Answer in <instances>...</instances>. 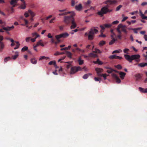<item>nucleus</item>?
<instances>
[{
  "mask_svg": "<svg viewBox=\"0 0 147 147\" xmlns=\"http://www.w3.org/2000/svg\"><path fill=\"white\" fill-rule=\"evenodd\" d=\"M15 42L17 44L16 47L14 48V49L16 50L19 48V46L20 45V44L19 43V42L18 41H15Z\"/></svg>",
  "mask_w": 147,
  "mask_h": 147,
  "instance_id": "nucleus-33",
  "label": "nucleus"
},
{
  "mask_svg": "<svg viewBox=\"0 0 147 147\" xmlns=\"http://www.w3.org/2000/svg\"><path fill=\"white\" fill-rule=\"evenodd\" d=\"M140 15V16L143 19L147 20V16H145L143 14L141 10L139 11Z\"/></svg>",
  "mask_w": 147,
  "mask_h": 147,
  "instance_id": "nucleus-14",
  "label": "nucleus"
},
{
  "mask_svg": "<svg viewBox=\"0 0 147 147\" xmlns=\"http://www.w3.org/2000/svg\"><path fill=\"white\" fill-rule=\"evenodd\" d=\"M95 80L96 81H99V83L100 82L101 78H97L95 77L94 78Z\"/></svg>",
  "mask_w": 147,
  "mask_h": 147,
  "instance_id": "nucleus-53",
  "label": "nucleus"
},
{
  "mask_svg": "<svg viewBox=\"0 0 147 147\" xmlns=\"http://www.w3.org/2000/svg\"><path fill=\"white\" fill-rule=\"evenodd\" d=\"M95 52H93L92 53H90L88 54V57H92V58H95L96 57H97V55L94 53Z\"/></svg>",
  "mask_w": 147,
  "mask_h": 147,
  "instance_id": "nucleus-16",
  "label": "nucleus"
},
{
  "mask_svg": "<svg viewBox=\"0 0 147 147\" xmlns=\"http://www.w3.org/2000/svg\"><path fill=\"white\" fill-rule=\"evenodd\" d=\"M91 1L90 0H88L85 3V5L87 7L89 6V5L91 3Z\"/></svg>",
  "mask_w": 147,
  "mask_h": 147,
  "instance_id": "nucleus-40",
  "label": "nucleus"
},
{
  "mask_svg": "<svg viewBox=\"0 0 147 147\" xmlns=\"http://www.w3.org/2000/svg\"><path fill=\"white\" fill-rule=\"evenodd\" d=\"M61 34V36L62 38H66V37H68L69 36V34L67 32L63 33Z\"/></svg>",
  "mask_w": 147,
  "mask_h": 147,
  "instance_id": "nucleus-21",
  "label": "nucleus"
},
{
  "mask_svg": "<svg viewBox=\"0 0 147 147\" xmlns=\"http://www.w3.org/2000/svg\"><path fill=\"white\" fill-rule=\"evenodd\" d=\"M125 59L128 61L129 63H131L133 60H135L137 63L139 62L140 61V55L138 54H135L130 56L127 54L124 55Z\"/></svg>",
  "mask_w": 147,
  "mask_h": 147,
  "instance_id": "nucleus-2",
  "label": "nucleus"
},
{
  "mask_svg": "<svg viewBox=\"0 0 147 147\" xmlns=\"http://www.w3.org/2000/svg\"><path fill=\"white\" fill-rule=\"evenodd\" d=\"M139 90L142 92L144 93V89L141 88V87H139Z\"/></svg>",
  "mask_w": 147,
  "mask_h": 147,
  "instance_id": "nucleus-55",
  "label": "nucleus"
},
{
  "mask_svg": "<svg viewBox=\"0 0 147 147\" xmlns=\"http://www.w3.org/2000/svg\"><path fill=\"white\" fill-rule=\"evenodd\" d=\"M117 0H109L106 1L105 3L106 4H113L116 3L117 2Z\"/></svg>",
  "mask_w": 147,
  "mask_h": 147,
  "instance_id": "nucleus-11",
  "label": "nucleus"
},
{
  "mask_svg": "<svg viewBox=\"0 0 147 147\" xmlns=\"http://www.w3.org/2000/svg\"><path fill=\"white\" fill-rule=\"evenodd\" d=\"M66 63L69 64L67 65L66 66V68L67 69H68L71 66V62L69 61L67 62Z\"/></svg>",
  "mask_w": 147,
  "mask_h": 147,
  "instance_id": "nucleus-37",
  "label": "nucleus"
},
{
  "mask_svg": "<svg viewBox=\"0 0 147 147\" xmlns=\"http://www.w3.org/2000/svg\"><path fill=\"white\" fill-rule=\"evenodd\" d=\"M32 37L36 38L37 37L39 36V35L36 32L33 33L32 34Z\"/></svg>",
  "mask_w": 147,
  "mask_h": 147,
  "instance_id": "nucleus-24",
  "label": "nucleus"
},
{
  "mask_svg": "<svg viewBox=\"0 0 147 147\" xmlns=\"http://www.w3.org/2000/svg\"><path fill=\"white\" fill-rule=\"evenodd\" d=\"M103 31L104 30H101V34L99 35V37H102L104 38L106 37V36L105 35L102 34V32H103Z\"/></svg>",
  "mask_w": 147,
  "mask_h": 147,
  "instance_id": "nucleus-35",
  "label": "nucleus"
},
{
  "mask_svg": "<svg viewBox=\"0 0 147 147\" xmlns=\"http://www.w3.org/2000/svg\"><path fill=\"white\" fill-rule=\"evenodd\" d=\"M46 58H47V59H48L49 58L47 57H45V56H41L39 59V60H41L42 59H43Z\"/></svg>",
  "mask_w": 147,
  "mask_h": 147,
  "instance_id": "nucleus-46",
  "label": "nucleus"
},
{
  "mask_svg": "<svg viewBox=\"0 0 147 147\" xmlns=\"http://www.w3.org/2000/svg\"><path fill=\"white\" fill-rule=\"evenodd\" d=\"M42 40H40L37 43V44L36 45V47H38L39 45H40L42 47H44V45L41 42Z\"/></svg>",
  "mask_w": 147,
  "mask_h": 147,
  "instance_id": "nucleus-25",
  "label": "nucleus"
},
{
  "mask_svg": "<svg viewBox=\"0 0 147 147\" xmlns=\"http://www.w3.org/2000/svg\"><path fill=\"white\" fill-rule=\"evenodd\" d=\"M112 77L115 80L117 83H119L121 82V81L120 79L116 74H112Z\"/></svg>",
  "mask_w": 147,
  "mask_h": 147,
  "instance_id": "nucleus-8",
  "label": "nucleus"
},
{
  "mask_svg": "<svg viewBox=\"0 0 147 147\" xmlns=\"http://www.w3.org/2000/svg\"><path fill=\"white\" fill-rule=\"evenodd\" d=\"M136 77L137 79H140L141 78V76L140 74L136 75Z\"/></svg>",
  "mask_w": 147,
  "mask_h": 147,
  "instance_id": "nucleus-54",
  "label": "nucleus"
},
{
  "mask_svg": "<svg viewBox=\"0 0 147 147\" xmlns=\"http://www.w3.org/2000/svg\"><path fill=\"white\" fill-rule=\"evenodd\" d=\"M1 27L2 28H3V29L6 31H10L11 30V29H13L14 28L13 26H12L11 27L7 26V27H4V25H1Z\"/></svg>",
  "mask_w": 147,
  "mask_h": 147,
  "instance_id": "nucleus-9",
  "label": "nucleus"
},
{
  "mask_svg": "<svg viewBox=\"0 0 147 147\" xmlns=\"http://www.w3.org/2000/svg\"><path fill=\"white\" fill-rule=\"evenodd\" d=\"M29 13L28 12H26L24 13V15L26 18H27L29 16Z\"/></svg>",
  "mask_w": 147,
  "mask_h": 147,
  "instance_id": "nucleus-51",
  "label": "nucleus"
},
{
  "mask_svg": "<svg viewBox=\"0 0 147 147\" xmlns=\"http://www.w3.org/2000/svg\"><path fill=\"white\" fill-rule=\"evenodd\" d=\"M147 65V63H139L138 65V66L142 67H144Z\"/></svg>",
  "mask_w": 147,
  "mask_h": 147,
  "instance_id": "nucleus-20",
  "label": "nucleus"
},
{
  "mask_svg": "<svg viewBox=\"0 0 147 147\" xmlns=\"http://www.w3.org/2000/svg\"><path fill=\"white\" fill-rule=\"evenodd\" d=\"M108 76L109 75H107L106 74H102L99 77H103L104 80H105L106 79V77Z\"/></svg>",
  "mask_w": 147,
  "mask_h": 147,
  "instance_id": "nucleus-36",
  "label": "nucleus"
},
{
  "mask_svg": "<svg viewBox=\"0 0 147 147\" xmlns=\"http://www.w3.org/2000/svg\"><path fill=\"white\" fill-rule=\"evenodd\" d=\"M95 64H98L99 65H101L103 63L101 61H100L99 59H98L96 61H94L93 62Z\"/></svg>",
  "mask_w": 147,
  "mask_h": 147,
  "instance_id": "nucleus-23",
  "label": "nucleus"
},
{
  "mask_svg": "<svg viewBox=\"0 0 147 147\" xmlns=\"http://www.w3.org/2000/svg\"><path fill=\"white\" fill-rule=\"evenodd\" d=\"M95 70L96 71L97 76L99 77L102 74L101 73L103 72V69L99 68H96Z\"/></svg>",
  "mask_w": 147,
  "mask_h": 147,
  "instance_id": "nucleus-7",
  "label": "nucleus"
},
{
  "mask_svg": "<svg viewBox=\"0 0 147 147\" xmlns=\"http://www.w3.org/2000/svg\"><path fill=\"white\" fill-rule=\"evenodd\" d=\"M119 23V21L117 20H116L113 22L111 24H112V25L113 24H118Z\"/></svg>",
  "mask_w": 147,
  "mask_h": 147,
  "instance_id": "nucleus-52",
  "label": "nucleus"
},
{
  "mask_svg": "<svg viewBox=\"0 0 147 147\" xmlns=\"http://www.w3.org/2000/svg\"><path fill=\"white\" fill-rule=\"evenodd\" d=\"M93 52L100 53H101V51H100V50H99L98 49H96L95 51H93Z\"/></svg>",
  "mask_w": 147,
  "mask_h": 147,
  "instance_id": "nucleus-49",
  "label": "nucleus"
},
{
  "mask_svg": "<svg viewBox=\"0 0 147 147\" xmlns=\"http://www.w3.org/2000/svg\"><path fill=\"white\" fill-rule=\"evenodd\" d=\"M122 5H119V6L117 7L116 8V11H118L122 7Z\"/></svg>",
  "mask_w": 147,
  "mask_h": 147,
  "instance_id": "nucleus-48",
  "label": "nucleus"
},
{
  "mask_svg": "<svg viewBox=\"0 0 147 147\" xmlns=\"http://www.w3.org/2000/svg\"><path fill=\"white\" fill-rule=\"evenodd\" d=\"M106 44V42L104 40H101L99 42L98 45L100 47H101Z\"/></svg>",
  "mask_w": 147,
  "mask_h": 147,
  "instance_id": "nucleus-29",
  "label": "nucleus"
},
{
  "mask_svg": "<svg viewBox=\"0 0 147 147\" xmlns=\"http://www.w3.org/2000/svg\"><path fill=\"white\" fill-rule=\"evenodd\" d=\"M112 26V24H105L104 25H100V27L102 30H104L105 28H109Z\"/></svg>",
  "mask_w": 147,
  "mask_h": 147,
  "instance_id": "nucleus-10",
  "label": "nucleus"
},
{
  "mask_svg": "<svg viewBox=\"0 0 147 147\" xmlns=\"http://www.w3.org/2000/svg\"><path fill=\"white\" fill-rule=\"evenodd\" d=\"M61 41L60 40H57V41H55L54 44L55 45H57L58 43H59Z\"/></svg>",
  "mask_w": 147,
  "mask_h": 147,
  "instance_id": "nucleus-61",
  "label": "nucleus"
},
{
  "mask_svg": "<svg viewBox=\"0 0 147 147\" xmlns=\"http://www.w3.org/2000/svg\"><path fill=\"white\" fill-rule=\"evenodd\" d=\"M20 8L21 9H24L26 8V4L25 3L22 4L20 6Z\"/></svg>",
  "mask_w": 147,
  "mask_h": 147,
  "instance_id": "nucleus-39",
  "label": "nucleus"
},
{
  "mask_svg": "<svg viewBox=\"0 0 147 147\" xmlns=\"http://www.w3.org/2000/svg\"><path fill=\"white\" fill-rule=\"evenodd\" d=\"M117 41V39H115V38H113L112 40L110 41L109 42V45H112L113 44L115 41Z\"/></svg>",
  "mask_w": 147,
  "mask_h": 147,
  "instance_id": "nucleus-22",
  "label": "nucleus"
},
{
  "mask_svg": "<svg viewBox=\"0 0 147 147\" xmlns=\"http://www.w3.org/2000/svg\"><path fill=\"white\" fill-rule=\"evenodd\" d=\"M115 67L119 69H121L122 68L121 66L120 65H117Z\"/></svg>",
  "mask_w": 147,
  "mask_h": 147,
  "instance_id": "nucleus-50",
  "label": "nucleus"
},
{
  "mask_svg": "<svg viewBox=\"0 0 147 147\" xmlns=\"http://www.w3.org/2000/svg\"><path fill=\"white\" fill-rule=\"evenodd\" d=\"M24 22L25 23V25H26L28 23V21L25 19H24Z\"/></svg>",
  "mask_w": 147,
  "mask_h": 147,
  "instance_id": "nucleus-59",
  "label": "nucleus"
},
{
  "mask_svg": "<svg viewBox=\"0 0 147 147\" xmlns=\"http://www.w3.org/2000/svg\"><path fill=\"white\" fill-rule=\"evenodd\" d=\"M66 55L67 56L70 58H72V53L68 51H66Z\"/></svg>",
  "mask_w": 147,
  "mask_h": 147,
  "instance_id": "nucleus-32",
  "label": "nucleus"
},
{
  "mask_svg": "<svg viewBox=\"0 0 147 147\" xmlns=\"http://www.w3.org/2000/svg\"><path fill=\"white\" fill-rule=\"evenodd\" d=\"M28 13L31 15L32 17H33L35 16V14L34 13L30 10H29L28 11Z\"/></svg>",
  "mask_w": 147,
  "mask_h": 147,
  "instance_id": "nucleus-31",
  "label": "nucleus"
},
{
  "mask_svg": "<svg viewBox=\"0 0 147 147\" xmlns=\"http://www.w3.org/2000/svg\"><path fill=\"white\" fill-rule=\"evenodd\" d=\"M113 70L114 69L111 68V69H110L109 70H107V72L109 74H111L113 71Z\"/></svg>",
  "mask_w": 147,
  "mask_h": 147,
  "instance_id": "nucleus-45",
  "label": "nucleus"
},
{
  "mask_svg": "<svg viewBox=\"0 0 147 147\" xmlns=\"http://www.w3.org/2000/svg\"><path fill=\"white\" fill-rule=\"evenodd\" d=\"M140 29V28H134L133 30L134 31L135 33L137 34L138 33L137 30H139Z\"/></svg>",
  "mask_w": 147,
  "mask_h": 147,
  "instance_id": "nucleus-44",
  "label": "nucleus"
},
{
  "mask_svg": "<svg viewBox=\"0 0 147 147\" xmlns=\"http://www.w3.org/2000/svg\"><path fill=\"white\" fill-rule=\"evenodd\" d=\"M71 13V12H65L64 13H60L59 14V16H64L66 15H67L68 14H69Z\"/></svg>",
  "mask_w": 147,
  "mask_h": 147,
  "instance_id": "nucleus-34",
  "label": "nucleus"
},
{
  "mask_svg": "<svg viewBox=\"0 0 147 147\" xmlns=\"http://www.w3.org/2000/svg\"><path fill=\"white\" fill-rule=\"evenodd\" d=\"M30 61L32 63L34 64H35L37 63V60L35 58H32L30 60Z\"/></svg>",
  "mask_w": 147,
  "mask_h": 147,
  "instance_id": "nucleus-28",
  "label": "nucleus"
},
{
  "mask_svg": "<svg viewBox=\"0 0 147 147\" xmlns=\"http://www.w3.org/2000/svg\"><path fill=\"white\" fill-rule=\"evenodd\" d=\"M109 7V6L107 5L102 7L100 11L98 12L97 14L102 17L103 16L104 14H106L108 12H111L112 10L109 9H108Z\"/></svg>",
  "mask_w": 147,
  "mask_h": 147,
  "instance_id": "nucleus-5",
  "label": "nucleus"
},
{
  "mask_svg": "<svg viewBox=\"0 0 147 147\" xmlns=\"http://www.w3.org/2000/svg\"><path fill=\"white\" fill-rule=\"evenodd\" d=\"M71 14L70 16H65L64 17V22L67 24H69L74 19L73 17L75 13L73 11L71 12Z\"/></svg>",
  "mask_w": 147,
  "mask_h": 147,
  "instance_id": "nucleus-4",
  "label": "nucleus"
},
{
  "mask_svg": "<svg viewBox=\"0 0 147 147\" xmlns=\"http://www.w3.org/2000/svg\"><path fill=\"white\" fill-rule=\"evenodd\" d=\"M18 0H11V1L10 3V4L11 5H14L13 7H14V5L17 3Z\"/></svg>",
  "mask_w": 147,
  "mask_h": 147,
  "instance_id": "nucleus-30",
  "label": "nucleus"
},
{
  "mask_svg": "<svg viewBox=\"0 0 147 147\" xmlns=\"http://www.w3.org/2000/svg\"><path fill=\"white\" fill-rule=\"evenodd\" d=\"M144 38L146 41H147V35H144Z\"/></svg>",
  "mask_w": 147,
  "mask_h": 147,
  "instance_id": "nucleus-64",
  "label": "nucleus"
},
{
  "mask_svg": "<svg viewBox=\"0 0 147 147\" xmlns=\"http://www.w3.org/2000/svg\"><path fill=\"white\" fill-rule=\"evenodd\" d=\"M127 26L120 24L117 26L116 30L119 34L117 36V37L119 39L121 38V32H123L125 34H127L128 32L127 30Z\"/></svg>",
  "mask_w": 147,
  "mask_h": 147,
  "instance_id": "nucleus-1",
  "label": "nucleus"
},
{
  "mask_svg": "<svg viewBox=\"0 0 147 147\" xmlns=\"http://www.w3.org/2000/svg\"><path fill=\"white\" fill-rule=\"evenodd\" d=\"M11 58L10 57H5L4 59L5 62H6L9 61V60L11 59Z\"/></svg>",
  "mask_w": 147,
  "mask_h": 147,
  "instance_id": "nucleus-43",
  "label": "nucleus"
},
{
  "mask_svg": "<svg viewBox=\"0 0 147 147\" xmlns=\"http://www.w3.org/2000/svg\"><path fill=\"white\" fill-rule=\"evenodd\" d=\"M120 52L118 50H115L113 51L112 53V54H113L115 53H119Z\"/></svg>",
  "mask_w": 147,
  "mask_h": 147,
  "instance_id": "nucleus-62",
  "label": "nucleus"
},
{
  "mask_svg": "<svg viewBox=\"0 0 147 147\" xmlns=\"http://www.w3.org/2000/svg\"><path fill=\"white\" fill-rule=\"evenodd\" d=\"M55 37L57 40H60L59 39L62 38L61 34L59 35H56Z\"/></svg>",
  "mask_w": 147,
  "mask_h": 147,
  "instance_id": "nucleus-41",
  "label": "nucleus"
},
{
  "mask_svg": "<svg viewBox=\"0 0 147 147\" xmlns=\"http://www.w3.org/2000/svg\"><path fill=\"white\" fill-rule=\"evenodd\" d=\"M128 18V17H125L123 18V19L121 21L122 22H123L124 21H125Z\"/></svg>",
  "mask_w": 147,
  "mask_h": 147,
  "instance_id": "nucleus-58",
  "label": "nucleus"
},
{
  "mask_svg": "<svg viewBox=\"0 0 147 147\" xmlns=\"http://www.w3.org/2000/svg\"><path fill=\"white\" fill-rule=\"evenodd\" d=\"M141 5L142 6H144L145 5H147V2H144L142 3Z\"/></svg>",
  "mask_w": 147,
  "mask_h": 147,
  "instance_id": "nucleus-63",
  "label": "nucleus"
},
{
  "mask_svg": "<svg viewBox=\"0 0 147 147\" xmlns=\"http://www.w3.org/2000/svg\"><path fill=\"white\" fill-rule=\"evenodd\" d=\"M82 8V6L81 4H79L78 5H76L75 7V9L78 11H80Z\"/></svg>",
  "mask_w": 147,
  "mask_h": 147,
  "instance_id": "nucleus-15",
  "label": "nucleus"
},
{
  "mask_svg": "<svg viewBox=\"0 0 147 147\" xmlns=\"http://www.w3.org/2000/svg\"><path fill=\"white\" fill-rule=\"evenodd\" d=\"M78 61L79 65H81L84 63V60H82L81 57H79L78 59Z\"/></svg>",
  "mask_w": 147,
  "mask_h": 147,
  "instance_id": "nucleus-19",
  "label": "nucleus"
},
{
  "mask_svg": "<svg viewBox=\"0 0 147 147\" xmlns=\"http://www.w3.org/2000/svg\"><path fill=\"white\" fill-rule=\"evenodd\" d=\"M15 54L16 55H12L11 56V58L14 60L16 59L18 56V52H16L15 53Z\"/></svg>",
  "mask_w": 147,
  "mask_h": 147,
  "instance_id": "nucleus-27",
  "label": "nucleus"
},
{
  "mask_svg": "<svg viewBox=\"0 0 147 147\" xmlns=\"http://www.w3.org/2000/svg\"><path fill=\"white\" fill-rule=\"evenodd\" d=\"M129 49H127V48L123 50V52L125 53H126L127 54H129L128 52H129Z\"/></svg>",
  "mask_w": 147,
  "mask_h": 147,
  "instance_id": "nucleus-42",
  "label": "nucleus"
},
{
  "mask_svg": "<svg viewBox=\"0 0 147 147\" xmlns=\"http://www.w3.org/2000/svg\"><path fill=\"white\" fill-rule=\"evenodd\" d=\"M75 1L74 0H71V5L73 7L75 5Z\"/></svg>",
  "mask_w": 147,
  "mask_h": 147,
  "instance_id": "nucleus-47",
  "label": "nucleus"
},
{
  "mask_svg": "<svg viewBox=\"0 0 147 147\" xmlns=\"http://www.w3.org/2000/svg\"><path fill=\"white\" fill-rule=\"evenodd\" d=\"M98 32V31L97 30L93 28L90 29L88 33L86 32L85 34V36H88V40H92L93 39L94 37V34H96Z\"/></svg>",
  "mask_w": 147,
  "mask_h": 147,
  "instance_id": "nucleus-3",
  "label": "nucleus"
},
{
  "mask_svg": "<svg viewBox=\"0 0 147 147\" xmlns=\"http://www.w3.org/2000/svg\"><path fill=\"white\" fill-rule=\"evenodd\" d=\"M92 75V74L91 73H88L84 75L83 77V78L85 79H86L88 78L89 76H91Z\"/></svg>",
  "mask_w": 147,
  "mask_h": 147,
  "instance_id": "nucleus-26",
  "label": "nucleus"
},
{
  "mask_svg": "<svg viewBox=\"0 0 147 147\" xmlns=\"http://www.w3.org/2000/svg\"><path fill=\"white\" fill-rule=\"evenodd\" d=\"M138 11H134V12H131L130 13L131 14V15H134L135 14L137 13H138Z\"/></svg>",
  "mask_w": 147,
  "mask_h": 147,
  "instance_id": "nucleus-60",
  "label": "nucleus"
},
{
  "mask_svg": "<svg viewBox=\"0 0 147 147\" xmlns=\"http://www.w3.org/2000/svg\"><path fill=\"white\" fill-rule=\"evenodd\" d=\"M54 62H56L55 61H51L49 63V65H54Z\"/></svg>",
  "mask_w": 147,
  "mask_h": 147,
  "instance_id": "nucleus-57",
  "label": "nucleus"
},
{
  "mask_svg": "<svg viewBox=\"0 0 147 147\" xmlns=\"http://www.w3.org/2000/svg\"><path fill=\"white\" fill-rule=\"evenodd\" d=\"M82 69L80 66L72 67L71 68L70 73V74H74L78 71H82Z\"/></svg>",
  "mask_w": 147,
  "mask_h": 147,
  "instance_id": "nucleus-6",
  "label": "nucleus"
},
{
  "mask_svg": "<svg viewBox=\"0 0 147 147\" xmlns=\"http://www.w3.org/2000/svg\"><path fill=\"white\" fill-rule=\"evenodd\" d=\"M119 74L120 75V78L122 80L123 79L126 75L125 73L123 72L120 71L119 72Z\"/></svg>",
  "mask_w": 147,
  "mask_h": 147,
  "instance_id": "nucleus-17",
  "label": "nucleus"
},
{
  "mask_svg": "<svg viewBox=\"0 0 147 147\" xmlns=\"http://www.w3.org/2000/svg\"><path fill=\"white\" fill-rule=\"evenodd\" d=\"M31 39V37H27L26 38V41L27 42H29L30 39Z\"/></svg>",
  "mask_w": 147,
  "mask_h": 147,
  "instance_id": "nucleus-56",
  "label": "nucleus"
},
{
  "mask_svg": "<svg viewBox=\"0 0 147 147\" xmlns=\"http://www.w3.org/2000/svg\"><path fill=\"white\" fill-rule=\"evenodd\" d=\"M28 49V47L26 46H25L22 49L21 51L24 52L25 51H27Z\"/></svg>",
  "mask_w": 147,
  "mask_h": 147,
  "instance_id": "nucleus-38",
  "label": "nucleus"
},
{
  "mask_svg": "<svg viewBox=\"0 0 147 147\" xmlns=\"http://www.w3.org/2000/svg\"><path fill=\"white\" fill-rule=\"evenodd\" d=\"M109 58L112 59H121L122 58V57L119 56H116L115 55H114L110 56L109 57Z\"/></svg>",
  "mask_w": 147,
  "mask_h": 147,
  "instance_id": "nucleus-12",
  "label": "nucleus"
},
{
  "mask_svg": "<svg viewBox=\"0 0 147 147\" xmlns=\"http://www.w3.org/2000/svg\"><path fill=\"white\" fill-rule=\"evenodd\" d=\"M5 45L4 43L2 41H0V51L2 52L4 48Z\"/></svg>",
  "mask_w": 147,
  "mask_h": 147,
  "instance_id": "nucleus-18",
  "label": "nucleus"
},
{
  "mask_svg": "<svg viewBox=\"0 0 147 147\" xmlns=\"http://www.w3.org/2000/svg\"><path fill=\"white\" fill-rule=\"evenodd\" d=\"M71 25L70 26V29H73L75 28L77 26V24L75 22L74 19L71 22Z\"/></svg>",
  "mask_w": 147,
  "mask_h": 147,
  "instance_id": "nucleus-13",
  "label": "nucleus"
}]
</instances>
